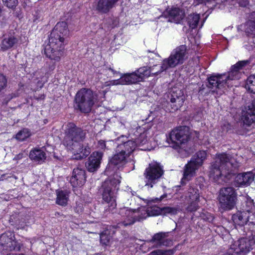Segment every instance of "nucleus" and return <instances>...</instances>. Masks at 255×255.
I'll return each mask as SVG.
<instances>
[{
	"instance_id": "2",
	"label": "nucleus",
	"mask_w": 255,
	"mask_h": 255,
	"mask_svg": "<svg viewBox=\"0 0 255 255\" xmlns=\"http://www.w3.org/2000/svg\"><path fill=\"white\" fill-rule=\"evenodd\" d=\"M69 34L66 22H58L51 32L49 43L46 46L44 52L46 56L51 60L59 61L63 55L66 38Z\"/></svg>"
},
{
	"instance_id": "33",
	"label": "nucleus",
	"mask_w": 255,
	"mask_h": 255,
	"mask_svg": "<svg viewBox=\"0 0 255 255\" xmlns=\"http://www.w3.org/2000/svg\"><path fill=\"white\" fill-rule=\"evenodd\" d=\"M188 197L192 201H197L199 198V190L196 187H191L188 189Z\"/></svg>"
},
{
	"instance_id": "55",
	"label": "nucleus",
	"mask_w": 255,
	"mask_h": 255,
	"mask_svg": "<svg viewBox=\"0 0 255 255\" xmlns=\"http://www.w3.org/2000/svg\"><path fill=\"white\" fill-rule=\"evenodd\" d=\"M247 3H248V1H246L244 5V6H245L246 5V4H247Z\"/></svg>"
},
{
	"instance_id": "34",
	"label": "nucleus",
	"mask_w": 255,
	"mask_h": 255,
	"mask_svg": "<svg viewBox=\"0 0 255 255\" xmlns=\"http://www.w3.org/2000/svg\"><path fill=\"white\" fill-rule=\"evenodd\" d=\"M31 133L27 128H23L18 132L15 135V138L19 141H23L30 136Z\"/></svg>"
},
{
	"instance_id": "27",
	"label": "nucleus",
	"mask_w": 255,
	"mask_h": 255,
	"mask_svg": "<svg viewBox=\"0 0 255 255\" xmlns=\"http://www.w3.org/2000/svg\"><path fill=\"white\" fill-rule=\"evenodd\" d=\"M153 69H150V68L147 67H143L139 68L135 72L138 77L140 78L139 79L140 81H142L143 78L145 77H148L151 74H158L162 72L159 71L158 72H153Z\"/></svg>"
},
{
	"instance_id": "13",
	"label": "nucleus",
	"mask_w": 255,
	"mask_h": 255,
	"mask_svg": "<svg viewBox=\"0 0 255 255\" xmlns=\"http://www.w3.org/2000/svg\"><path fill=\"white\" fill-rule=\"evenodd\" d=\"M20 249L21 245L15 241L13 233L8 232L0 237V250L19 251Z\"/></svg>"
},
{
	"instance_id": "6",
	"label": "nucleus",
	"mask_w": 255,
	"mask_h": 255,
	"mask_svg": "<svg viewBox=\"0 0 255 255\" xmlns=\"http://www.w3.org/2000/svg\"><path fill=\"white\" fill-rule=\"evenodd\" d=\"M75 107L81 112L89 113L97 101V95L89 89L82 88L76 94Z\"/></svg>"
},
{
	"instance_id": "48",
	"label": "nucleus",
	"mask_w": 255,
	"mask_h": 255,
	"mask_svg": "<svg viewBox=\"0 0 255 255\" xmlns=\"http://www.w3.org/2000/svg\"><path fill=\"white\" fill-rule=\"evenodd\" d=\"M5 174H3L0 177V181H3L4 180L5 178ZM11 176H8L7 178H6V179H7L9 177H10Z\"/></svg>"
},
{
	"instance_id": "32",
	"label": "nucleus",
	"mask_w": 255,
	"mask_h": 255,
	"mask_svg": "<svg viewBox=\"0 0 255 255\" xmlns=\"http://www.w3.org/2000/svg\"><path fill=\"white\" fill-rule=\"evenodd\" d=\"M200 19V16L197 14H191L188 18L187 21L189 27L192 29H194L197 27Z\"/></svg>"
},
{
	"instance_id": "26",
	"label": "nucleus",
	"mask_w": 255,
	"mask_h": 255,
	"mask_svg": "<svg viewBox=\"0 0 255 255\" xmlns=\"http://www.w3.org/2000/svg\"><path fill=\"white\" fill-rule=\"evenodd\" d=\"M30 158L35 162H43L46 159L45 153L40 149H34L29 153Z\"/></svg>"
},
{
	"instance_id": "47",
	"label": "nucleus",
	"mask_w": 255,
	"mask_h": 255,
	"mask_svg": "<svg viewBox=\"0 0 255 255\" xmlns=\"http://www.w3.org/2000/svg\"><path fill=\"white\" fill-rule=\"evenodd\" d=\"M23 157V154L22 153H19L18 155H17L14 158L13 160H18L21 158H22Z\"/></svg>"
},
{
	"instance_id": "30",
	"label": "nucleus",
	"mask_w": 255,
	"mask_h": 255,
	"mask_svg": "<svg viewBox=\"0 0 255 255\" xmlns=\"http://www.w3.org/2000/svg\"><path fill=\"white\" fill-rule=\"evenodd\" d=\"M69 198L68 192L66 191H57L56 203L60 206H64L67 204Z\"/></svg>"
},
{
	"instance_id": "28",
	"label": "nucleus",
	"mask_w": 255,
	"mask_h": 255,
	"mask_svg": "<svg viewBox=\"0 0 255 255\" xmlns=\"http://www.w3.org/2000/svg\"><path fill=\"white\" fill-rule=\"evenodd\" d=\"M248 217L245 212H238L232 216L234 223L240 226H243L248 221Z\"/></svg>"
},
{
	"instance_id": "1",
	"label": "nucleus",
	"mask_w": 255,
	"mask_h": 255,
	"mask_svg": "<svg viewBox=\"0 0 255 255\" xmlns=\"http://www.w3.org/2000/svg\"><path fill=\"white\" fill-rule=\"evenodd\" d=\"M63 144L73 154L72 158L80 160L87 157L91 152L90 148L80 143L86 137V132L74 123L67 125Z\"/></svg>"
},
{
	"instance_id": "53",
	"label": "nucleus",
	"mask_w": 255,
	"mask_h": 255,
	"mask_svg": "<svg viewBox=\"0 0 255 255\" xmlns=\"http://www.w3.org/2000/svg\"><path fill=\"white\" fill-rule=\"evenodd\" d=\"M131 194H132L133 196H135V195H136V193L135 192H134V191H133V192H131Z\"/></svg>"
},
{
	"instance_id": "29",
	"label": "nucleus",
	"mask_w": 255,
	"mask_h": 255,
	"mask_svg": "<svg viewBox=\"0 0 255 255\" xmlns=\"http://www.w3.org/2000/svg\"><path fill=\"white\" fill-rule=\"evenodd\" d=\"M168 233L160 232L155 234L151 240L154 242H156L159 246H167L168 240L166 238L168 236Z\"/></svg>"
},
{
	"instance_id": "11",
	"label": "nucleus",
	"mask_w": 255,
	"mask_h": 255,
	"mask_svg": "<svg viewBox=\"0 0 255 255\" xmlns=\"http://www.w3.org/2000/svg\"><path fill=\"white\" fill-rule=\"evenodd\" d=\"M218 198L220 208L224 210H230L236 205L237 194L233 187H224L220 190Z\"/></svg>"
},
{
	"instance_id": "41",
	"label": "nucleus",
	"mask_w": 255,
	"mask_h": 255,
	"mask_svg": "<svg viewBox=\"0 0 255 255\" xmlns=\"http://www.w3.org/2000/svg\"><path fill=\"white\" fill-rule=\"evenodd\" d=\"M4 4L8 8H13L18 4V0H2Z\"/></svg>"
},
{
	"instance_id": "56",
	"label": "nucleus",
	"mask_w": 255,
	"mask_h": 255,
	"mask_svg": "<svg viewBox=\"0 0 255 255\" xmlns=\"http://www.w3.org/2000/svg\"><path fill=\"white\" fill-rule=\"evenodd\" d=\"M12 177H14L15 179H17V178L16 177V176H13Z\"/></svg>"
},
{
	"instance_id": "3",
	"label": "nucleus",
	"mask_w": 255,
	"mask_h": 255,
	"mask_svg": "<svg viewBox=\"0 0 255 255\" xmlns=\"http://www.w3.org/2000/svg\"><path fill=\"white\" fill-rule=\"evenodd\" d=\"M234 162V159L230 154L225 153L217 154L210 167V177L216 180L221 178L227 182L236 174L239 166L238 163Z\"/></svg>"
},
{
	"instance_id": "42",
	"label": "nucleus",
	"mask_w": 255,
	"mask_h": 255,
	"mask_svg": "<svg viewBox=\"0 0 255 255\" xmlns=\"http://www.w3.org/2000/svg\"><path fill=\"white\" fill-rule=\"evenodd\" d=\"M118 85H124L122 75H121V77L119 79L111 80V81H110L106 83V86Z\"/></svg>"
},
{
	"instance_id": "45",
	"label": "nucleus",
	"mask_w": 255,
	"mask_h": 255,
	"mask_svg": "<svg viewBox=\"0 0 255 255\" xmlns=\"http://www.w3.org/2000/svg\"><path fill=\"white\" fill-rule=\"evenodd\" d=\"M98 147L100 149H104L106 148V143L104 140H100L98 142Z\"/></svg>"
},
{
	"instance_id": "43",
	"label": "nucleus",
	"mask_w": 255,
	"mask_h": 255,
	"mask_svg": "<svg viewBox=\"0 0 255 255\" xmlns=\"http://www.w3.org/2000/svg\"><path fill=\"white\" fill-rule=\"evenodd\" d=\"M7 79L5 76L0 74V92L6 86Z\"/></svg>"
},
{
	"instance_id": "5",
	"label": "nucleus",
	"mask_w": 255,
	"mask_h": 255,
	"mask_svg": "<svg viewBox=\"0 0 255 255\" xmlns=\"http://www.w3.org/2000/svg\"><path fill=\"white\" fill-rule=\"evenodd\" d=\"M121 179V177L117 173L113 177L106 180L102 185L100 192L102 193L103 200L108 204L106 212H110L116 207V194L119 188Z\"/></svg>"
},
{
	"instance_id": "35",
	"label": "nucleus",
	"mask_w": 255,
	"mask_h": 255,
	"mask_svg": "<svg viewBox=\"0 0 255 255\" xmlns=\"http://www.w3.org/2000/svg\"><path fill=\"white\" fill-rule=\"evenodd\" d=\"M245 87L251 93L255 94V76H251L247 79Z\"/></svg>"
},
{
	"instance_id": "10",
	"label": "nucleus",
	"mask_w": 255,
	"mask_h": 255,
	"mask_svg": "<svg viewBox=\"0 0 255 255\" xmlns=\"http://www.w3.org/2000/svg\"><path fill=\"white\" fill-rule=\"evenodd\" d=\"M187 55V47L185 45H180L175 48L168 58L162 61L160 71H164L170 68L176 67L182 64Z\"/></svg>"
},
{
	"instance_id": "12",
	"label": "nucleus",
	"mask_w": 255,
	"mask_h": 255,
	"mask_svg": "<svg viewBox=\"0 0 255 255\" xmlns=\"http://www.w3.org/2000/svg\"><path fill=\"white\" fill-rule=\"evenodd\" d=\"M163 174V170L158 163L153 162L149 164L144 173V175L146 180L145 186L152 187Z\"/></svg>"
},
{
	"instance_id": "57",
	"label": "nucleus",
	"mask_w": 255,
	"mask_h": 255,
	"mask_svg": "<svg viewBox=\"0 0 255 255\" xmlns=\"http://www.w3.org/2000/svg\"><path fill=\"white\" fill-rule=\"evenodd\" d=\"M14 255H17L15 254ZM24 255V254H19V255Z\"/></svg>"
},
{
	"instance_id": "23",
	"label": "nucleus",
	"mask_w": 255,
	"mask_h": 255,
	"mask_svg": "<svg viewBox=\"0 0 255 255\" xmlns=\"http://www.w3.org/2000/svg\"><path fill=\"white\" fill-rule=\"evenodd\" d=\"M18 39L13 35L5 36L2 40L1 44V48L3 50H7L16 44Z\"/></svg>"
},
{
	"instance_id": "9",
	"label": "nucleus",
	"mask_w": 255,
	"mask_h": 255,
	"mask_svg": "<svg viewBox=\"0 0 255 255\" xmlns=\"http://www.w3.org/2000/svg\"><path fill=\"white\" fill-rule=\"evenodd\" d=\"M206 155L205 151H199L193 155L185 166L183 177L181 180L182 184H185L186 181H189L195 176L196 170L202 165L206 158Z\"/></svg>"
},
{
	"instance_id": "15",
	"label": "nucleus",
	"mask_w": 255,
	"mask_h": 255,
	"mask_svg": "<svg viewBox=\"0 0 255 255\" xmlns=\"http://www.w3.org/2000/svg\"><path fill=\"white\" fill-rule=\"evenodd\" d=\"M103 156L101 151H94L91 154L86 163V167L89 172H95L100 167Z\"/></svg>"
},
{
	"instance_id": "36",
	"label": "nucleus",
	"mask_w": 255,
	"mask_h": 255,
	"mask_svg": "<svg viewBox=\"0 0 255 255\" xmlns=\"http://www.w3.org/2000/svg\"><path fill=\"white\" fill-rule=\"evenodd\" d=\"M162 214L164 215L167 214L176 215L179 211V208L178 207H164L162 208Z\"/></svg>"
},
{
	"instance_id": "40",
	"label": "nucleus",
	"mask_w": 255,
	"mask_h": 255,
	"mask_svg": "<svg viewBox=\"0 0 255 255\" xmlns=\"http://www.w3.org/2000/svg\"><path fill=\"white\" fill-rule=\"evenodd\" d=\"M147 141V136L144 133L140 134L138 138L136 139L135 142L136 143V146L141 145L145 144Z\"/></svg>"
},
{
	"instance_id": "16",
	"label": "nucleus",
	"mask_w": 255,
	"mask_h": 255,
	"mask_svg": "<svg viewBox=\"0 0 255 255\" xmlns=\"http://www.w3.org/2000/svg\"><path fill=\"white\" fill-rule=\"evenodd\" d=\"M85 171L82 168L77 167L73 169L70 182L74 187H81L86 182Z\"/></svg>"
},
{
	"instance_id": "4",
	"label": "nucleus",
	"mask_w": 255,
	"mask_h": 255,
	"mask_svg": "<svg viewBox=\"0 0 255 255\" xmlns=\"http://www.w3.org/2000/svg\"><path fill=\"white\" fill-rule=\"evenodd\" d=\"M251 63L250 60L240 61L232 66L228 75L221 74L212 75L208 78V84L207 85L209 88L214 89L213 92L222 95L224 93L225 86H230L231 80L239 79L241 78L242 73L241 70Z\"/></svg>"
},
{
	"instance_id": "22",
	"label": "nucleus",
	"mask_w": 255,
	"mask_h": 255,
	"mask_svg": "<svg viewBox=\"0 0 255 255\" xmlns=\"http://www.w3.org/2000/svg\"><path fill=\"white\" fill-rule=\"evenodd\" d=\"M248 19L245 25V32L249 35L255 36V11L249 13Z\"/></svg>"
},
{
	"instance_id": "7",
	"label": "nucleus",
	"mask_w": 255,
	"mask_h": 255,
	"mask_svg": "<svg viewBox=\"0 0 255 255\" xmlns=\"http://www.w3.org/2000/svg\"><path fill=\"white\" fill-rule=\"evenodd\" d=\"M190 138V128L187 126H180L173 129L169 134L167 141L170 146L178 149V152L183 150L184 144Z\"/></svg>"
},
{
	"instance_id": "46",
	"label": "nucleus",
	"mask_w": 255,
	"mask_h": 255,
	"mask_svg": "<svg viewBox=\"0 0 255 255\" xmlns=\"http://www.w3.org/2000/svg\"><path fill=\"white\" fill-rule=\"evenodd\" d=\"M166 197H167V194H164L162 195V196H161L159 198H156L154 199H152V200H151V202H152L154 203H155V202L158 203V202H160L161 200H162L163 199L166 198Z\"/></svg>"
},
{
	"instance_id": "50",
	"label": "nucleus",
	"mask_w": 255,
	"mask_h": 255,
	"mask_svg": "<svg viewBox=\"0 0 255 255\" xmlns=\"http://www.w3.org/2000/svg\"><path fill=\"white\" fill-rule=\"evenodd\" d=\"M209 217L207 218V220H208L209 221H211L212 220V217L210 215H209Z\"/></svg>"
},
{
	"instance_id": "24",
	"label": "nucleus",
	"mask_w": 255,
	"mask_h": 255,
	"mask_svg": "<svg viewBox=\"0 0 255 255\" xmlns=\"http://www.w3.org/2000/svg\"><path fill=\"white\" fill-rule=\"evenodd\" d=\"M128 157V155L123 153L116 152L115 154L110 160V165L123 166L127 162Z\"/></svg>"
},
{
	"instance_id": "49",
	"label": "nucleus",
	"mask_w": 255,
	"mask_h": 255,
	"mask_svg": "<svg viewBox=\"0 0 255 255\" xmlns=\"http://www.w3.org/2000/svg\"><path fill=\"white\" fill-rule=\"evenodd\" d=\"M109 69L114 74H120V75H121V73H120L119 72H118L115 71L113 69H112L111 68H109Z\"/></svg>"
},
{
	"instance_id": "17",
	"label": "nucleus",
	"mask_w": 255,
	"mask_h": 255,
	"mask_svg": "<svg viewBox=\"0 0 255 255\" xmlns=\"http://www.w3.org/2000/svg\"><path fill=\"white\" fill-rule=\"evenodd\" d=\"M244 124L248 126L255 123V100L245 108L242 115Z\"/></svg>"
},
{
	"instance_id": "14",
	"label": "nucleus",
	"mask_w": 255,
	"mask_h": 255,
	"mask_svg": "<svg viewBox=\"0 0 255 255\" xmlns=\"http://www.w3.org/2000/svg\"><path fill=\"white\" fill-rule=\"evenodd\" d=\"M185 99L183 91L177 87H173L170 93V102L168 104L171 107L172 112L176 111L180 108Z\"/></svg>"
},
{
	"instance_id": "20",
	"label": "nucleus",
	"mask_w": 255,
	"mask_h": 255,
	"mask_svg": "<svg viewBox=\"0 0 255 255\" xmlns=\"http://www.w3.org/2000/svg\"><path fill=\"white\" fill-rule=\"evenodd\" d=\"M254 175L251 172L238 174L235 180L236 186H248L254 180Z\"/></svg>"
},
{
	"instance_id": "25",
	"label": "nucleus",
	"mask_w": 255,
	"mask_h": 255,
	"mask_svg": "<svg viewBox=\"0 0 255 255\" xmlns=\"http://www.w3.org/2000/svg\"><path fill=\"white\" fill-rule=\"evenodd\" d=\"M121 75H122L124 85H130L141 82L139 79L140 78L138 77L136 72L121 74Z\"/></svg>"
},
{
	"instance_id": "58",
	"label": "nucleus",
	"mask_w": 255,
	"mask_h": 255,
	"mask_svg": "<svg viewBox=\"0 0 255 255\" xmlns=\"http://www.w3.org/2000/svg\"><path fill=\"white\" fill-rule=\"evenodd\" d=\"M55 215H59V213H58V212H57V213H56V214H55Z\"/></svg>"
},
{
	"instance_id": "31",
	"label": "nucleus",
	"mask_w": 255,
	"mask_h": 255,
	"mask_svg": "<svg viewBox=\"0 0 255 255\" xmlns=\"http://www.w3.org/2000/svg\"><path fill=\"white\" fill-rule=\"evenodd\" d=\"M143 207L144 208V210L146 212L145 215H146L145 217V219L148 216H156L162 214V208L155 206L148 207L147 208H145L144 207Z\"/></svg>"
},
{
	"instance_id": "38",
	"label": "nucleus",
	"mask_w": 255,
	"mask_h": 255,
	"mask_svg": "<svg viewBox=\"0 0 255 255\" xmlns=\"http://www.w3.org/2000/svg\"><path fill=\"white\" fill-rule=\"evenodd\" d=\"M173 251L170 250H157L151 252L150 253V255H172L173 254Z\"/></svg>"
},
{
	"instance_id": "19",
	"label": "nucleus",
	"mask_w": 255,
	"mask_h": 255,
	"mask_svg": "<svg viewBox=\"0 0 255 255\" xmlns=\"http://www.w3.org/2000/svg\"><path fill=\"white\" fill-rule=\"evenodd\" d=\"M119 0H97L96 9L103 13L108 12L113 8Z\"/></svg>"
},
{
	"instance_id": "18",
	"label": "nucleus",
	"mask_w": 255,
	"mask_h": 255,
	"mask_svg": "<svg viewBox=\"0 0 255 255\" xmlns=\"http://www.w3.org/2000/svg\"><path fill=\"white\" fill-rule=\"evenodd\" d=\"M136 146V143L132 140H121V143H118L117 146L116 152H122L129 156L135 149Z\"/></svg>"
},
{
	"instance_id": "54",
	"label": "nucleus",
	"mask_w": 255,
	"mask_h": 255,
	"mask_svg": "<svg viewBox=\"0 0 255 255\" xmlns=\"http://www.w3.org/2000/svg\"><path fill=\"white\" fill-rule=\"evenodd\" d=\"M9 96H10V97H9V98H8V100H10V99H12V96L9 95Z\"/></svg>"
},
{
	"instance_id": "39",
	"label": "nucleus",
	"mask_w": 255,
	"mask_h": 255,
	"mask_svg": "<svg viewBox=\"0 0 255 255\" xmlns=\"http://www.w3.org/2000/svg\"><path fill=\"white\" fill-rule=\"evenodd\" d=\"M245 199L246 207L244 206V207L246 211L250 212L254 206L253 200L248 195L245 197Z\"/></svg>"
},
{
	"instance_id": "52",
	"label": "nucleus",
	"mask_w": 255,
	"mask_h": 255,
	"mask_svg": "<svg viewBox=\"0 0 255 255\" xmlns=\"http://www.w3.org/2000/svg\"><path fill=\"white\" fill-rule=\"evenodd\" d=\"M125 137L124 135H122V136L119 137L118 138V140H120L121 139L125 138Z\"/></svg>"
},
{
	"instance_id": "21",
	"label": "nucleus",
	"mask_w": 255,
	"mask_h": 255,
	"mask_svg": "<svg viewBox=\"0 0 255 255\" xmlns=\"http://www.w3.org/2000/svg\"><path fill=\"white\" fill-rule=\"evenodd\" d=\"M184 11L178 7L171 8L168 11L169 21L175 23H180L185 17Z\"/></svg>"
},
{
	"instance_id": "51",
	"label": "nucleus",
	"mask_w": 255,
	"mask_h": 255,
	"mask_svg": "<svg viewBox=\"0 0 255 255\" xmlns=\"http://www.w3.org/2000/svg\"><path fill=\"white\" fill-rule=\"evenodd\" d=\"M159 68H160V69L159 70L157 71V72H158V71L161 70V66H160ZM152 69H153V72H156V70H154V67H153Z\"/></svg>"
},
{
	"instance_id": "44",
	"label": "nucleus",
	"mask_w": 255,
	"mask_h": 255,
	"mask_svg": "<svg viewBox=\"0 0 255 255\" xmlns=\"http://www.w3.org/2000/svg\"><path fill=\"white\" fill-rule=\"evenodd\" d=\"M198 206L196 203L192 201V203L188 207V210L190 212L195 211L197 209Z\"/></svg>"
},
{
	"instance_id": "8",
	"label": "nucleus",
	"mask_w": 255,
	"mask_h": 255,
	"mask_svg": "<svg viewBox=\"0 0 255 255\" xmlns=\"http://www.w3.org/2000/svg\"><path fill=\"white\" fill-rule=\"evenodd\" d=\"M145 214L143 207H138L136 209L122 208L119 211V214L123 218V220L119 225L125 227L132 225L137 221L140 222L145 219Z\"/></svg>"
},
{
	"instance_id": "37",
	"label": "nucleus",
	"mask_w": 255,
	"mask_h": 255,
	"mask_svg": "<svg viewBox=\"0 0 255 255\" xmlns=\"http://www.w3.org/2000/svg\"><path fill=\"white\" fill-rule=\"evenodd\" d=\"M111 238L108 231H105L100 235V241L103 245H107L110 242Z\"/></svg>"
}]
</instances>
